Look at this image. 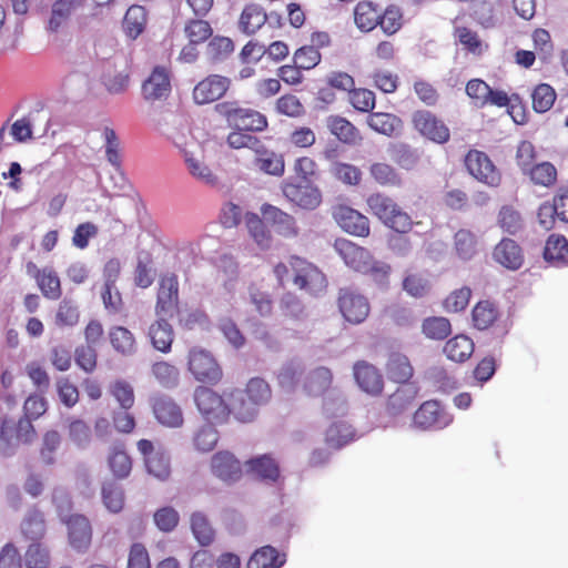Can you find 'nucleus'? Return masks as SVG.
<instances>
[{
    "label": "nucleus",
    "instance_id": "nucleus-58",
    "mask_svg": "<svg viewBox=\"0 0 568 568\" xmlns=\"http://www.w3.org/2000/svg\"><path fill=\"white\" fill-rule=\"evenodd\" d=\"M329 172L341 182L348 185H357L362 179L361 170L348 163L334 162L331 164Z\"/></svg>",
    "mask_w": 568,
    "mask_h": 568
},
{
    "label": "nucleus",
    "instance_id": "nucleus-50",
    "mask_svg": "<svg viewBox=\"0 0 568 568\" xmlns=\"http://www.w3.org/2000/svg\"><path fill=\"white\" fill-rule=\"evenodd\" d=\"M371 175L381 185L399 186L402 184L400 175L387 163H373L369 168Z\"/></svg>",
    "mask_w": 568,
    "mask_h": 568
},
{
    "label": "nucleus",
    "instance_id": "nucleus-16",
    "mask_svg": "<svg viewBox=\"0 0 568 568\" xmlns=\"http://www.w3.org/2000/svg\"><path fill=\"white\" fill-rule=\"evenodd\" d=\"M261 212L264 221L271 224L277 234L287 239L298 235L300 229L296 221L288 213L271 204H264Z\"/></svg>",
    "mask_w": 568,
    "mask_h": 568
},
{
    "label": "nucleus",
    "instance_id": "nucleus-61",
    "mask_svg": "<svg viewBox=\"0 0 568 568\" xmlns=\"http://www.w3.org/2000/svg\"><path fill=\"white\" fill-rule=\"evenodd\" d=\"M27 568H48L50 565L49 550L39 542H32L24 555Z\"/></svg>",
    "mask_w": 568,
    "mask_h": 568
},
{
    "label": "nucleus",
    "instance_id": "nucleus-13",
    "mask_svg": "<svg viewBox=\"0 0 568 568\" xmlns=\"http://www.w3.org/2000/svg\"><path fill=\"white\" fill-rule=\"evenodd\" d=\"M231 80L220 74H211L200 81L193 90L196 104H206L221 99L229 90Z\"/></svg>",
    "mask_w": 568,
    "mask_h": 568
},
{
    "label": "nucleus",
    "instance_id": "nucleus-53",
    "mask_svg": "<svg viewBox=\"0 0 568 568\" xmlns=\"http://www.w3.org/2000/svg\"><path fill=\"white\" fill-rule=\"evenodd\" d=\"M245 224L248 233L261 248H267L271 244V235L266 231L264 222L255 213L245 214Z\"/></svg>",
    "mask_w": 568,
    "mask_h": 568
},
{
    "label": "nucleus",
    "instance_id": "nucleus-40",
    "mask_svg": "<svg viewBox=\"0 0 568 568\" xmlns=\"http://www.w3.org/2000/svg\"><path fill=\"white\" fill-rule=\"evenodd\" d=\"M69 440L79 449H87L92 440L90 426L82 419L72 418L68 423Z\"/></svg>",
    "mask_w": 568,
    "mask_h": 568
},
{
    "label": "nucleus",
    "instance_id": "nucleus-38",
    "mask_svg": "<svg viewBox=\"0 0 568 568\" xmlns=\"http://www.w3.org/2000/svg\"><path fill=\"white\" fill-rule=\"evenodd\" d=\"M267 20L266 13L257 4L245 7L241 14L240 28L246 34L255 33Z\"/></svg>",
    "mask_w": 568,
    "mask_h": 568
},
{
    "label": "nucleus",
    "instance_id": "nucleus-21",
    "mask_svg": "<svg viewBox=\"0 0 568 568\" xmlns=\"http://www.w3.org/2000/svg\"><path fill=\"white\" fill-rule=\"evenodd\" d=\"M494 258L508 270L516 271L524 263V253L518 243L511 239H503L494 248Z\"/></svg>",
    "mask_w": 568,
    "mask_h": 568
},
{
    "label": "nucleus",
    "instance_id": "nucleus-28",
    "mask_svg": "<svg viewBox=\"0 0 568 568\" xmlns=\"http://www.w3.org/2000/svg\"><path fill=\"white\" fill-rule=\"evenodd\" d=\"M229 410L242 423L252 422L258 413L257 406H255L242 390H236L232 394Z\"/></svg>",
    "mask_w": 568,
    "mask_h": 568
},
{
    "label": "nucleus",
    "instance_id": "nucleus-14",
    "mask_svg": "<svg viewBox=\"0 0 568 568\" xmlns=\"http://www.w3.org/2000/svg\"><path fill=\"white\" fill-rule=\"evenodd\" d=\"M333 217L349 234L356 236H367L369 234L368 219L347 205L335 206L333 209Z\"/></svg>",
    "mask_w": 568,
    "mask_h": 568
},
{
    "label": "nucleus",
    "instance_id": "nucleus-63",
    "mask_svg": "<svg viewBox=\"0 0 568 568\" xmlns=\"http://www.w3.org/2000/svg\"><path fill=\"white\" fill-rule=\"evenodd\" d=\"M180 520L179 513L171 506L158 509L153 515V521L156 528L163 532L173 531Z\"/></svg>",
    "mask_w": 568,
    "mask_h": 568
},
{
    "label": "nucleus",
    "instance_id": "nucleus-30",
    "mask_svg": "<svg viewBox=\"0 0 568 568\" xmlns=\"http://www.w3.org/2000/svg\"><path fill=\"white\" fill-rule=\"evenodd\" d=\"M146 24V11L142 6H131L123 19V31L132 40L136 39Z\"/></svg>",
    "mask_w": 568,
    "mask_h": 568
},
{
    "label": "nucleus",
    "instance_id": "nucleus-47",
    "mask_svg": "<svg viewBox=\"0 0 568 568\" xmlns=\"http://www.w3.org/2000/svg\"><path fill=\"white\" fill-rule=\"evenodd\" d=\"M244 393L247 396V398L255 406H257V408L267 404L272 396V392L268 384L264 379L258 377L250 379Z\"/></svg>",
    "mask_w": 568,
    "mask_h": 568
},
{
    "label": "nucleus",
    "instance_id": "nucleus-33",
    "mask_svg": "<svg viewBox=\"0 0 568 568\" xmlns=\"http://www.w3.org/2000/svg\"><path fill=\"white\" fill-rule=\"evenodd\" d=\"M304 371V364L300 359L284 363L277 372L280 386L286 392L294 390Z\"/></svg>",
    "mask_w": 568,
    "mask_h": 568
},
{
    "label": "nucleus",
    "instance_id": "nucleus-22",
    "mask_svg": "<svg viewBox=\"0 0 568 568\" xmlns=\"http://www.w3.org/2000/svg\"><path fill=\"white\" fill-rule=\"evenodd\" d=\"M212 473L223 481H235L241 477V464L230 452H217L211 459Z\"/></svg>",
    "mask_w": 568,
    "mask_h": 568
},
{
    "label": "nucleus",
    "instance_id": "nucleus-25",
    "mask_svg": "<svg viewBox=\"0 0 568 568\" xmlns=\"http://www.w3.org/2000/svg\"><path fill=\"white\" fill-rule=\"evenodd\" d=\"M246 466L252 475L265 481H275L280 476L278 465L270 455L252 458Z\"/></svg>",
    "mask_w": 568,
    "mask_h": 568
},
{
    "label": "nucleus",
    "instance_id": "nucleus-17",
    "mask_svg": "<svg viewBox=\"0 0 568 568\" xmlns=\"http://www.w3.org/2000/svg\"><path fill=\"white\" fill-rule=\"evenodd\" d=\"M69 542L77 551H85L92 540V528L89 519L83 515H72L65 523Z\"/></svg>",
    "mask_w": 568,
    "mask_h": 568
},
{
    "label": "nucleus",
    "instance_id": "nucleus-59",
    "mask_svg": "<svg viewBox=\"0 0 568 568\" xmlns=\"http://www.w3.org/2000/svg\"><path fill=\"white\" fill-rule=\"evenodd\" d=\"M219 437V432L212 425H204L194 434V447L199 452H211L216 446Z\"/></svg>",
    "mask_w": 568,
    "mask_h": 568
},
{
    "label": "nucleus",
    "instance_id": "nucleus-18",
    "mask_svg": "<svg viewBox=\"0 0 568 568\" xmlns=\"http://www.w3.org/2000/svg\"><path fill=\"white\" fill-rule=\"evenodd\" d=\"M179 302V282L174 274H166L160 281L156 314L172 315Z\"/></svg>",
    "mask_w": 568,
    "mask_h": 568
},
{
    "label": "nucleus",
    "instance_id": "nucleus-31",
    "mask_svg": "<svg viewBox=\"0 0 568 568\" xmlns=\"http://www.w3.org/2000/svg\"><path fill=\"white\" fill-rule=\"evenodd\" d=\"M474 352V343L466 335H457L450 338L444 347L446 356L454 362H465Z\"/></svg>",
    "mask_w": 568,
    "mask_h": 568
},
{
    "label": "nucleus",
    "instance_id": "nucleus-29",
    "mask_svg": "<svg viewBox=\"0 0 568 568\" xmlns=\"http://www.w3.org/2000/svg\"><path fill=\"white\" fill-rule=\"evenodd\" d=\"M149 337L155 349L168 353L173 342L172 326L165 320H159L150 326Z\"/></svg>",
    "mask_w": 568,
    "mask_h": 568
},
{
    "label": "nucleus",
    "instance_id": "nucleus-44",
    "mask_svg": "<svg viewBox=\"0 0 568 568\" xmlns=\"http://www.w3.org/2000/svg\"><path fill=\"white\" fill-rule=\"evenodd\" d=\"M151 372L156 382L164 388H174L179 384V369L165 361L155 362Z\"/></svg>",
    "mask_w": 568,
    "mask_h": 568
},
{
    "label": "nucleus",
    "instance_id": "nucleus-9",
    "mask_svg": "<svg viewBox=\"0 0 568 568\" xmlns=\"http://www.w3.org/2000/svg\"><path fill=\"white\" fill-rule=\"evenodd\" d=\"M150 402L153 415L162 426L168 428H180L183 426V410L172 397L158 394Z\"/></svg>",
    "mask_w": 568,
    "mask_h": 568
},
{
    "label": "nucleus",
    "instance_id": "nucleus-51",
    "mask_svg": "<svg viewBox=\"0 0 568 568\" xmlns=\"http://www.w3.org/2000/svg\"><path fill=\"white\" fill-rule=\"evenodd\" d=\"M102 500L110 511H121L124 505V493L122 487L114 481L104 483L102 486Z\"/></svg>",
    "mask_w": 568,
    "mask_h": 568
},
{
    "label": "nucleus",
    "instance_id": "nucleus-36",
    "mask_svg": "<svg viewBox=\"0 0 568 568\" xmlns=\"http://www.w3.org/2000/svg\"><path fill=\"white\" fill-rule=\"evenodd\" d=\"M368 125L376 132L392 136L402 129V121L390 113H372L367 121Z\"/></svg>",
    "mask_w": 568,
    "mask_h": 568
},
{
    "label": "nucleus",
    "instance_id": "nucleus-62",
    "mask_svg": "<svg viewBox=\"0 0 568 568\" xmlns=\"http://www.w3.org/2000/svg\"><path fill=\"white\" fill-rule=\"evenodd\" d=\"M19 439L14 432V424L10 420H3L0 426V454L9 457L16 453Z\"/></svg>",
    "mask_w": 568,
    "mask_h": 568
},
{
    "label": "nucleus",
    "instance_id": "nucleus-1",
    "mask_svg": "<svg viewBox=\"0 0 568 568\" xmlns=\"http://www.w3.org/2000/svg\"><path fill=\"white\" fill-rule=\"evenodd\" d=\"M174 145L180 150L186 172L197 182L214 187L220 179L205 162V152L201 143L187 140L183 134L172 136Z\"/></svg>",
    "mask_w": 568,
    "mask_h": 568
},
{
    "label": "nucleus",
    "instance_id": "nucleus-45",
    "mask_svg": "<svg viewBox=\"0 0 568 568\" xmlns=\"http://www.w3.org/2000/svg\"><path fill=\"white\" fill-rule=\"evenodd\" d=\"M327 126L332 134H334L339 141L348 144H353L358 139V132L356 128L346 119L341 116H329L327 119Z\"/></svg>",
    "mask_w": 568,
    "mask_h": 568
},
{
    "label": "nucleus",
    "instance_id": "nucleus-49",
    "mask_svg": "<svg viewBox=\"0 0 568 568\" xmlns=\"http://www.w3.org/2000/svg\"><path fill=\"white\" fill-rule=\"evenodd\" d=\"M422 331L427 338L440 341L450 334L452 326L447 318L433 316L423 321Z\"/></svg>",
    "mask_w": 568,
    "mask_h": 568
},
{
    "label": "nucleus",
    "instance_id": "nucleus-56",
    "mask_svg": "<svg viewBox=\"0 0 568 568\" xmlns=\"http://www.w3.org/2000/svg\"><path fill=\"white\" fill-rule=\"evenodd\" d=\"M525 174H529L530 180L541 186H549L557 179V170L549 162H542L528 169Z\"/></svg>",
    "mask_w": 568,
    "mask_h": 568
},
{
    "label": "nucleus",
    "instance_id": "nucleus-5",
    "mask_svg": "<svg viewBox=\"0 0 568 568\" xmlns=\"http://www.w3.org/2000/svg\"><path fill=\"white\" fill-rule=\"evenodd\" d=\"M285 197L304 210H315L322 203V193L308 179H294L283 185Z\"/></svg>",
    "mask_w": 568,
    "mask_h": 568
},
{
    "label": "nucleus",
    "instance_id": "nucleus-19",
    "mask_svg": "<svg viewBox=\"0 0 568 568\" xmlns=\"http://www.w3.org/2000/svg\"><path fill=\"white\" fill-rule=\"evenodd\" d=\"M143 97L146 100H160L169 97L171 80L169 71L164 67H155L142 85Z\"/></svg>",
    "mask_w": 568,
    "mask_h": 568
},
{
    "label": "nucleus",
    "instance_id": "nucleus-12",
    "mask_svg": "<svg viewBox=\"0 0 568 568\" xmlns=\"http://www.w3.org/2000/svg\"><path fill=\"white\" fill-rule=\"evenodd\" d=\"M413 422L420 429H443L452 424L453 415L442 409L438 402L428 400L415 413Z\"/></svg>",
    "mask_w": 568,
    "mask_h": 568
},
{
    "label": "nucleus",
    "instance_id": "nucleus-6",
    "mask_svg": "<svg viewBox=\"0 0 568 568\" xmlns=\"http://www.w3.org/2000/svg\"><path fill=\"white\" fill-rule=\"evenodd\" d=\"M194 403L209 423H223L229 414V406L223 398L211 388L200 386L194 390Z\"/></svg>",
    "mask_w": 568,
    "mask_h": 568
},
{
    "label": "nucleus",
    "instance_id": "nucleus-3",
    "mask_svg": "<svg viewBox=\"0 0 568 568\" xmlns=\"http://www.w3.org/2000/svg\"><path fill=\"white\" fill-rule=\"evenodd\" d=\"M290 268L293 272V282L301 290L310 294L318 295L326 288L325 275L313 264L294 256L290 260Z\"/></svg>",
    "mask_w": 568,
    "mask_h": 568
},
{
    "label": "nucleus",
    "instance_id": "nucleus-35",
    "mask_svg": "<svg viewBox=\"0 0 568 568\" xmlns=\"http://www.w3.org/2000/svg\"><path fill=\"white\" fill-rule=\"evenodd\" d=\"M387 375L397 383H406L413 376V366L407 356L392 353L387 362Z\"/></svg>",
    "mask_w": 568,
    "mask_h": 568
},
{
    "label": "nucleus",
    "instance_id": "nucleus-42",
    "mask_svg": "<svg viewBox=\"0 0 568 568\" xmlns=\"http://www.w3.org/2000/svg\"><path fill=\"white\" fill-rule=\"evenodd\" d=\"M354 438V429L343 420L333 423L326 430V443L334 448H341Z\"/></svg>",
    "mask_w": 568,
    "mask_h": 568
},
{
    "label": "nucleus",
    "instance_id": "nucleus-8",
    "mask_svg": "<svg viewBox=\"0 0 568 568\" xmlns=\"http://www.w3.org/2000/svg\"><path fill=\"white\" fill-rule=\"evenodd\" d=\"M468 172L479 182L489 186H497L500 183V173L484 152L471 150L465 158Z\"/></svg>",
    "mask_w": 568,
    "mask_h": 568
},
{
    "label": "nucleus",
    "instance_id": "nucleus-24",
    "mask_svg": "<svg viewBox=\"0 0 568 568\" xmlns=\"http://www.w3.org/2000/svg\"><path fill=\"white\" fill-rule=\"evenodd\" d=\"M285 561V554H280L272 546H264L251 556L247 568H281Z\"/></svg>",
    "mask_w": 568,
    "mask_h": 568
},
{
    "label": "nucleus",
    "instance_id": "nucleus-27",
    "mask_svg": "<svg viewBox=\"0 0 568 568\" xmlns=\"http://www.w3.org/2000/svg\"><path fill=\"white\" fill-rule=\"evenodd\" d=\"M109 338L114 351L123 356H131L136 352L134 335L126 327H111L109 329Z\"/></svg>",
    "mask_w": 568,
    "mask_h": 568
},
{
    "label": "nucleus",
    "instance_id": "nucleus-41",
    "mask_svg": "<svg viewBox=\"0 0 568 568\" xmlns=\"http://www.w3.org/2000/svg\"><path fill=\"white\" fill-rule=\"evenodd\" d=\"M23 536L31 540H39L45 531L43 514L37 509L29 510L21 523Z\"/></svg>",
    "mask_w": 568,
    "mask_h": 568
},
{
    "label": "nucleus",
    "instance_id": "nucleus-4",
    "mask_svg": "<svg viewBox=\"0 0 568 568\" xmlns=\"http://www.w3.org/2000/svg\"><path fill=\"white\" fill-rule=\"evenodd\" d=\"M215 109L237 130L262 131L267 125L266 118L262 113L252 109L237 108L234 102L219 103Z\"/></svg>",
    "mask_w": 568,
    "mask_h": 568
},
{
    "label": "nucleus",
    "instance_id": "nucleus-32",
    "mask_svg": "<svg viewBox=\"0 0 568 568\" xmlns=\"http://www.w3.org/2000/svg\"><path fill=\"white\" fill-rule=\"evenodd\" d=\"M381 19V10L372 2H358L354 11V20L358 29L368 32L373 30Z\"/></svg>",
    "mask_w": 568,
    "mask_h": 568
},
{
    "label": "nucleus",
    "instance_id": "nucleus-52",
    "mask_svg": "<svg viewBox=\"0 0 568 568\" xmlns=\"http://www.w3.org/2000/svg\"><path fill=\"white\" fill-rule=\"evenodd\" d=\"M148 473L159 480H166L171 474L170 457L163 452H155L145 458Z\"/></svg>",
    "mask_w": 568,
    "mask_h": 568
},
{
    "label": "nucleus",
    "instance_id": "nucleus-2",
    "mask_svg": "<svg viewBox=\"0 0 568 568\" xmlns=\"http://www.w3.org/2000/svg\"><path fill=\"white\" fill-rule=\"evenodd\" d=\"M367 205L374 215L397 233L404 234L412 229L410 216L390 197L381 193L372 194L367 199Z\"/></svg>",
    "mask_w": 568,
    "mask_h": 568
},
{
    "label": "nucleus",
    "instance_id": "nucleus-46",
    "mask_svg": "<svg viewBox=\"0 0 568 568\" xmlns=\"http://www.w3.org/2000/svg\"><path fill=\"white\" fill-rule=\"evenodd\" d=\"M498 224L504 232L510 235L519 234L525 227L521 214L511 206H503L500 209Z\"/></svg>",
    "mask_w": 568,
    "mask_h": 568
},
{
    "label": "nucleus",
    "instance_id": "nucleus-34",
    "mask_svg": "<svg viewBox=\"0 0 568 568\" xmlns=\"http://www.w3.org/2000/svg\"><path fill=\"white\" fill-rule=\"evenodd\" d=\"M418 388L414 383H404L389 396L388 407L393 414H399L407 409L415 400Z\"/></svg>",
    "mask_w": 568,
    "mask_h": 568
},
{
    "label": "nucleus",
    "instance_id": "nucleus-55",
    "mask_svg": "<svg viewBox=\"0 0 568 568\" xmlns=\"http://www.w3.org/2000/svg\"><path fill=\"white\" fill-rule=\"evenodd\" d=\"M531 99L534 110L544 113L554 105L556 92L549 84L541 83L534 89Z\"/></svg>",
    "mask_w": 568,
    "mask_h": 568
},
{
    "label": "nucleus",
    "instance_id": "nucleus-11",
    "mask_svg": "<svg viewBox=\"0 0 568 568\" xmlns=\"http://www.w3.org/2000/svg\"><path fill=\"white\" fill-rule=\"evenodd\" d=\"M413 123L423 136L436 143H446L449 140V129L440 119L427 110L416 111L413 115Z\"/></svg>",
    "mask_w": 568,
    "mask_h": 568
},
{
    "label": "nucleus",
    "instance_id": "nucleus-15",
    "mask_svg": "<svg viewBox=\"0 0 568 568\" xmlns=\"http://www.w3.org/2000/svg\"><path fill=\"white\" fill-rule=\"evenodd\" d=\"M334 250L352 270L359 273L366 271L367 263L371 261L372 255L368 250L346 239H337L334 243Z\"/></svg>",
    "mask_w": 568,
    "mask_h": 568
},
{
    "label": "nucleus",
    "instance_id": "nucleus-23",
    "mask_svg": "<svg viewBox=\"0 0 568 568\" xmlns=\"http://www.w3.org/2000/svg\"><path fill=\"white\" fill-rule=\"evenodd\" d=\"M333 374L329 368L318 366L307 373L303 388L311 396L322 395L332 384Z\"/></svg>",
    "mask_w": 568,
    "mask_h": 568
},
{
    "label": "nucleus",
    "instance_id": "nucleus-54",
    "mask_svg": "<svg viewBox=\"0 0 568 568\" xmlns=\"http://www.w3.org/2000/svg\"><path fill=\"white\" fill-rule=\"evenodd\" d=\"M61 443L62 437L58 430L51 429L44 433L40 457L45 465H53L55 463V453L61 446Z\"/></svg>",
    "mask_w": 568,
    "mask_h": 568
},
{
    "label": "nucleus",
    "instance_id": "nucleus-64",
    "mask_svg": "<svg viewBox=\"0 0 568 568\" xmlns=\"http://www.w3.org/2000/svg\"><path fill=\"white\" fill-rule=\"evenodd\" d=\"M497 318V312L491 303L479 302L473 310V321L478 329L488 328Z\"/></svg>",
    "mask_w": 568,
    "mask_h": 568
},
{
    "label": "nucleus",
    "instance_id": "nucleus-26",
    "mask_svg": "<svg viewBox=\"0 0 568 568\" xmlns=\"http://www.w3.org/2000/svg\"><path fill=\"white\" fill-rule=\"evenodd\" d=\"M544 258L555 265L568 263V241L559 234H551L544 248Z\"/></svg>",
    "mask_w": 568,
    "mask_h": 568
},
{
    "label": "nucleus",
    "instance_id": "nucleus-39",
    "mask_svg": "<svg viewBox=\"0 0 568 568\" xmlns=\"http://www.w3.org/2000/svg\"><path fill=\"white\" fill-rule=\"evenodd\" d=\"M37 282L42 294L49 300H58L61 296L60 278L51 267L38 271Z\"/></svg>",
    "mask_w": 568,
    "mask_h": 568
},
{
    "label": "nucleus",
    "instance_id": "nucleus-37",
    "mask_svg": "<svg viewBox=\"0 0 568 568\" xmlns=\"http://www.w3.org/2000/svg\"><path fill=\"white\" fill-rule=\"evenodd\" d=\"M190 523L192 534L200 545L209 546L213 542L215 531L204 513L194 511L191 515Z\"/></svg>",
    "mask_w": 568,
    "mask_h": 568
},
{
    "label": "nucleus",
    "instance_id": "nucleus-60",
    "mask_svg": "<svg viewBox=\"0 0 568 568\" xmlns=\"http://www.w3.org/2000/svg\"><path fill=\"white\" fill-rule=\"evenodd\" d=\"M392 272V266L383 261L376 260L371 255V261L367 263L366 271L362 274L369 275L372 280L381 287L388 286V278Z\"/></svg>",
    "mask_w": 568,
    "mask_h": 568
},
{
    "label": "nucleus",
    "instance_id": "nucleus-57",
    "mask_svg": "<svg viewBox=\"0 0 568 568\" xmlns=\"http://www.w3.org/2000/svg\"><path fill=\"white\" fill-rule=\"evenodd\" d=\"M109 466L113 475L119 478L129 476L132 469V463L129 455L120 448L114 447L109 456Z\"/></svg>",
    "mask_w": 568,
    "mask_h": 568
},
{
    "label": "nucleus",
    "instance_id": "nucleus-10",
    "mask_svg": "<svg viewBox=\"0 0 568 568\" xmlns=\"http://www.w3.org/2000/svg\"><path fill=\"white\" fill-rule=\"evenodd\" d=\"M189 369L197 381L202 382H217L222 374L211 353L196 347L190 351Z\"/></svg>",
    "mask_w": 568,
    "mask_h": 568
},
{
    "label": "nucleus",
    "instance_id": "nucleus-7",
    "mask_svg": "<svg viewBox=\"0 0 568 568\" xmlns=\"http://www.w3.org/2000/svg\"><path fill=\"white\" fill-rule=\"evenodd\" d=\"M338 307L344 318L352 324L364 322L371 310L368 300L352 288L339 291Z\"/></svg>",
    "mask_w": 568,
    "mask_h": 568
},
{
    "label": "nucleus",
    "instance_id": "nucleus-20",
    "mask_svg": "<svg viewBox=\"0 0 568 568\" xmlns=\"http://www.w3.org/2000/svg\"><path fill=\"white\" fill-rule=\"evenodd\" d=\"M354 377L359 388L371 395H378L383 390V377L375 366L367 362H357L354 367Z\"/></svg>",
    "mask_w": 568,
    "mask_h": 568
},
{
    "label": "nucleus",
    "instance_id": "nucleus-48",
    "mask_svg": "<svg viewBox=\"0 0 568 568\" xmlns=\"http://www.w3.org/2000/svg\"><path fill=\"white\" fill-rule=\"evenodd\" d=\"M454 243L457 255L463 260H470L477 252V237L469 230L456 232Z\"/></svg>",
    "mask_w": 568,
    "mask_h": 568
},
{
    "label": "nucleus",
    "instance_id": "nucleus-43",
    "mask_svg": "<svg viewBox=\"0 0 568 568\" xmlns=\"http://www.w3.org/2000/svg\"><path fill=\"white\" fill-rule=\"evenodd\" d=\"M78 7V0H57L52 4L49 30L57 31L62 27Z\"/></svg>",
    "mask_w": 568,
    "mask_h": 568
}]
</instances>
